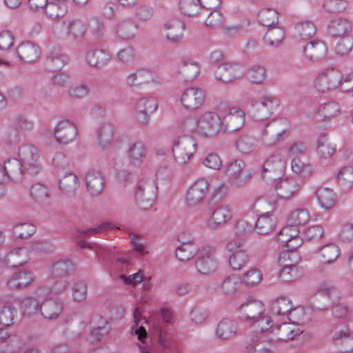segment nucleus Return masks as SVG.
<instances>
[{"mask_svg": "<svg viewBox=\"0 0 353 353\" xmlns=\"http://www.w3.org/2000/svg\"><path fill=\"white\" fill-rule=\"evenodd\" d=\"M196 150V143L193 136L179 135L173 141V156L179 165L189 162Z\"/></svg>", "mask_w": 353, "mask_h": 353, "instance_id": "nucleus-1", "label": "nucleus"}, {"mask_svg": "<svg viewBox=\"0 0 353 353\" xmlns=\"http://www.w3.org/2000/svg\"><path fill=\"white\" fill-rule=\"evenodd\" d=\"M157 187L152 179H143L134 187V198L137 205L143 210L150 208L157 196Z\"/></svg>", "mask_w": 353, "mask_h": 353, "instance_id": "nucleus-2", "label": "nucleus"}, {"mask_svg": "<svg viewBox=\"0 0 353 353\" xmlns=\"http://www.w3.org/2000/svg\"><path fill=\"white\" fill-rule=\"evenodd\" d=\"M19 157L26 174L34 176L39 173L41 167L38 149L35 146L30 144L23 145L19 149Z\"/></svg>", "mask_w": 353, "mask_h": 353, "instance_id": "nucleus-3", "label": "nucleus"}, {"mask_svg": "<svg viewBox=\"0 0 353 353\" xmlns=\"http://www.w3.org/2000/svg\"><path fill=\"white\" fill-rule=\"evenodd\" d=\"M197 121L198 133L203 137H213L222 130L221 119L216 113L205 112Z\"/></svg>", "mask_w": 353, "mask_h": 353, "instance_id": "nucleus-4", "label": "nucleus"}, {"mask_svg": "<svg viewBox=\"0 0 353 353\" xmlns=\"http://www.w3.org/2000/svg\"><path fill=\"white\" fill-rule=\"evenodd\" d=\"M195 266L197 271L202 274L214 273L217 269L214 249L210 246L202 248L199 252Z\"/></svg>", "mask_w": 353, "mask_h": 353, "instance_id": "nucleus-5", "label": "nucleus"}, {"mask_svg": "<svg viewBox=\"0 0 353 353\" xmlns=\"http://www.w3.org/2000/svg\"><path fill=\"white\" fill-rule=\"evenodd\" d=\"M285 169V161L281 154L272 155L264 163L262 168V177L272 181L281 179Z\"/></svg>", "mask_w": 353, "mask_h": 353, "instance_id": "nucleus-6", "label": "nucleus"}, {"mask_svg": "<svg viewBox=\"0 0 353 353\" xmlns=\"http://www.w3.org/2000/svg\"><path fill=\"white\" fill-rule=\"evenodd\" d=\"M225 174L230 181L238 184L246 183L252 176L250 171L245 169V164L241 159L231 162L226 167Z\"/></svg>", "mask_w": 353, "mask_h": 353, "instance_id": "nucleus-7", "label": "nucleus"}, {"mask_svg": "<svg viewBox=\"0 0 353 353\" xmlns=\"http://www.w3.org/2000/svg\"><path fill=\"white\" fill-rule=\"evenodd\" d=\"M341 83L340 73L334 69H327L319 74L315 86L320 92H327L336 88Z\"/></svg>", "mask_w": 353, "mask_h": 353, "instance_id": "nucleus-8", "label": "nucleus"}, {"mask_svg": "<svg viewBox=\"0 0 353 353\" xmlns=\"http://www.w3.org/2000/svg\"><path fill=\"white\" fill-rule=\"evenodd\" d=\"M157 100L153 97H142L136 103V118L139 124L146 125L150 120V116L157 108Z\"/></svg>", "mask_w": 353, "mask_h": 353, "instance_id": "nucleus-9", "label": "nucleus"}, {"mask_svg": "<svg viewBox=\"0 0 353 353\" xmlns=\"http://www.w3.org/2000/svg\"><path fill=\"white\" fill-rule=\"evenodd\" d=\"M302 332L303 330L296 325L292 323H283L272 330L270 334V340L276 343L278 341L294 340Z\"/></svg>", "mask_w": 353, "mask_h": 353, "instance_id": "nucleus-10", "label": "nucleus"}, {"mask_svg": "<svg viewBox=\"0 0 353 353\" xmlns=\"http://www.w3.org/2000/svg\"><path fill=\"white\" fill-rule=\"evenodd\" d=\"M287 122L284 120H277L270 122L263 130L262 140L268 145L276 143L287 131Z\"/></svg>", "mask_w": 353, "mask_h": 353, "instance_id": "nucleus-11", "label": "nucleus"}, {"mask_svg": "<svg viewBox=\"0 0 353 353\" xmlns=\"http://www.w3.org/2000/svg\"><path fill=\"white\" fill-rule=\"evenodd\" d=\"M244 123V112L240 108H232L221 119L222 130L223 132H234L241 129Z\"/></svg>", "mask_w": 353, "mask_h": 353, "instance_id": "nucleus-12", "label": "nucleus"}, {"mask_svg": "<svg viewBox=\"0 0 353 353\" xmlns=\"http://www.w3.org/2000/svg\"><path fill=\"white\" fill-rule=\"evenodd\" d=\"M205 100L204 92L199 88L186 89L181 95V101L185 109L194 110L201 107Z\"/></svg>", "mask_w": 353, "mask_h": 353, "instance_id": "nucleus-13", "label": "nucleus"}, {"mask_svg": "<svg viewBox=\"0 0 353 353\" xmlns=\"http://www.w3.org/2000/svg\"><path fill=\"white\" fill-rule=\"evenodd\" d=\"M54 134L59 143L68 144L74 140L77 135V130L74 123L64 120L57 125Z\"/></svg>", "mask_w": 353, "mask_h": 353, "instance_id": "nucleus-14", "label": "nucleus"}, {"mask_svg": "<svg viewBox=\"0 0 353 353\" xmlns=\"http://www.w3.org/2000/svg\"><path fill=\"white\" fill-rule=\"evenodd\" d=\"M86 189L92 196L101 194L105 186V177L99 170L88 171L85 176Z\"/></svg>", "mask_w": 353, "mask_h": 353, "instance_id": "nucleus-15", "label": "nucleus"}, {"mask_svg": "<svg viewBox=\"0 0 353 353\" xmlns=\"http://www.w3.org/2000/svg\"><path fill=\"white\" fill-rule=\"evenodd\" d=\"M164 29L167 30L166 39L173 44L180 43L183 37L185 24L175 17H171L164 23Z\"/></svg>", "mask_w": 353, "mask_h": 353, "instance_id": "nucleus-16", "label": "nucleus"}, {"mask_svg": "<svg viewBox=\"0 0 353 353\" xmlns=\"http://www.w3.org/2000/svg\"><path fill=\"white\" fill-rule=\"evenodd\" d=\"M276 181L274 190L279 198L288 199L295 195L299 191V184L294 179H279Z\"/></svg>", "mask_w": 353, "mask_h": 353, "instance_id": "nucleus-17", "label": "nucleus"}, {"mask_svg": "<svg viewBox=\"0 0 353 353\" xmlns=\"http://www.w3.org/2000/svg\"><path fill=\"white\" fill-rule=\"evenodd\" d=\"M279 103V99L275 96H263L259 103L256 104L257 117L261 119H268L276 110Z\"/></svg>", "mask_w": 353, "mask_h": 353, "instance_id": "nucleus-18", "label": "nucleus"}, {"mask_svg": "<svg viewBox=\"0 0 353 353\" xmlns=\"http://www.w3.org/2000/svg\"><path fill=\"white\" fill-rule=\"evenodd\" d=\"M209 183L205 179L196 181L189 189L186 201L190 205H196L201 203L207 191L208 190Z\"/></svg>", "mask_w": 353, "mask_h": 353, "instance_id": "nucleus-19", "label": "nucleus"}, {"mask_svg": "<svg viewBox=\"0 0 353 353\" xmlns=\"http://www.w3.org/2000/svg\"><path fill=\"white\" fill-rule=\"evenodd\" d=\"M175 73L183 81H191L199 75V66L193 60L183 59L178 64Z\"/></svg>", "mask_w": 353, "mask_h": 353, "instance_id": "nucleus-20", "label": "nucleus"}, {"mask_svg": "<svg viewBox=\"0 0 353 353\" xmlns=\"http://www.w3.org/2000/svg\"><path fill=\"white\" fill-rule=\"evenodd\" d=\"M3 167L7 179L9 178L14 181L19 182L24 178L30 176L28 174H26L21 162L17 159H8L4 162Z\"/></svg>", "mask_w": 353, "mask_h": 353, "instance_id": "nucleus-21", "label": "nucleus"}, {"mask_svg": "<svg viewBox=\"0 0 353 353\" xmlns=\"http://www.w3.org/2000/svg\"><path fill=\"white\" fill-rule=\"evenodd\" d=\"M40 54L39 46L31 41L22 42L17 48L19 58L26 63H31L37 61Z\"/></svg>", "mask_w": 353, "mask_h": 353, "instance_id": "nucleus-22", "label": "nucleus"}, {"mask_svg": "<svg viewBox=\"0 0 353 353\" xmlns=\"http://www.w3.org/2000/svg\"><path fill=\"white\" fill-rule=\"evenodd\" d=\"M238 330L237 323L234 320L225 318L217 325L216 334L221 339L230 340L236 336Z\"/></svg>", "mask_w": 353, "mask_h": 353, "instance_id": "nucleus-23", "label": "nucleus"}, {"mask_svg": "<svg viewBox=\"0 0 353 353\" xmlns=\"http://www.w3.org/2000/svg\"><path fill=\"white\" fill-rule=\"evenodd\" d=\"M240 68L232 63H223L215 71L216 78L223 82H230L239 78Z\"/></svg>", "mask_w": 353, "mask_h": 353, "instance_id": "nucleus-24", "label": "nucleus"}, {"mask_svg": "<svg viewBox=\"0 0 353 353\" xmlns=\"http://www.w3.org/2000/svg\"><path fill=\"white\" fill-rule=\"evenodd\" d=\"M63 303L58 299H47L40 305V310L45 319H53L57 318L63 310Z\"/></svg>", "mask_w": 353, "mask_h": 353, "instance_id": "nucleus-25", "label": "nucleus"}, {"mask_svg": "<svg viewBox=\"0 0 353 353\" xmlns=\"http://www.w3.org/2000/svg\"><path fill=\"white\" fill-rule=\"evenodd\" d=\"M327 48L320 41L308 42L304 47V54L310 61H320L325 57Z\"/></svg>", "mask_w": 353, "mask_h": 353, "instance_id": "nucleus-26", "label": "nucleus"}, {"mask_svg": "<svg viewBox=\"0 0 353 353\" xmlns=\"http://www.w3.org/2000/svg\"><path fill=\"white\" fill-rule=\"evenodd\" d=\"M240 310L245 319L255 320L264 312L265 308L263 303L258 300H251L242 304Z\"/></svg>", "mask_w": 353, "mask_h": 353, "instance_id": "nucleus-27", "label": "nucleus"}, {"mask_svg": "<svg viewBox=\"0 0 353 353\" xmlns=\"http://www.w3.org/2000/svg\"><path fill=\"white\" fill-rule=\"evenodd\" d=\"M232 218V212L228 205H220L212 212L208 225L212 228L225 224Z\"/></svg>", "mask_w": 353, "mask_h": 353, "instance_id": "nucleus-28", "label": "nucleus"}, {"mask_svg": "<svg viewBox=\"0 0 353 353\" xmlns=\"http://www.w3.org/2000/svg\"><path fill=\"white\" fill-rule=\"evenodd\" d=\"M137 29L138 26L132 19H123L118 23L116 34L121 39L128 40L135 36Z\"/></svg>", "mask_w": 353, "mask_h": 353, "instance_id": "nucleus-29", "label": "nucleus"}, {"mask_svg": "<svg viewBox=\"0 0 353 353\" xmlns=\"http://www.w3.org/2000/svg\"><path fill=\"white\" fill-rule=\"evenodd\" d=\"M179 4L182 12L188 17H205L210 11L208 8H202L199 0H181Z\"/></svg>", "mask_w": 353, "mask_h": 353, "instance_id": "nucleus-30", "label": "nucleus"}, {"mask_svg": "<svg viewBox=\"0 0 353 353\" xmlns=\"http://www.w3.org/2000/svg\"><path fill=\"white\" fill-rule=\"evenodd\" d=\"M79 187V181L76 174L70 172L59 181V188L62 193L68 197L74 196Z\"/></svg>", "mask_w": 353, "mask_h": 353, "instance_id": "nucleus-31", "label": "nucleus"}, {"mask_svg": "<svg viewBox=\"0 0 353 353\" xmlns=\"http://www.w3.org/2000/svg\"><path fill=\"white\" fill-rule=\"evenodd\" d=\"M128 157L131 164L140 165L145 157V147L141 141L132 142L127 150Z\"/></svg>", "mask_w": 353, "mask_h": 353, "instance_id": "nucleus-32", "label": "nucleus"}, {"mask_svg": "<svg viewBox=\"0 0 353 353\" xmlns=\"http://www.w3.org/2000/svg\"><path fill=\"white\" fill-rule=\"evenodd\" d=\"M241 278L236 274L226 276L219 288L223 294L232 297L236 294L241 286Z\"/></svg>", "mask_w": 353, "mask_h": 353, "instance_id": "nucleus-33", "label": "nucleus"}, {"mask_svg": "<svg viewBox=\"0 0 353 353\" xmlns=\"http://www.w3.org/2000/svg\"><path fill=\"white\" fill-rule=\"evenodd\" d=\"M33 281L30 272L28 270L19 271L8 281V286L11 290H20L27 287Z\"/></svg>", "mask_w": 353, "mask_h": 353, "instance_id": "nucleus-34", "label": "nucleus"}, {"mask_svg": "<svg viewBox=\"0 0 353 353\" xmlns=\"http://www.w3.org/2000/svg\"><path fill=\"white\" fill-rule=\"evenodd\" d=\"M275 345L276 343L270 340V336L267 339H252L247 346L248 353H274Z\"/></svg>", "mask_w": 353, "mask_h": 353, "instance_id": "nucleus-35", "label": "nucleus"}, {"mask_svg": "<svg viewBox=\"0 0 353 353\" xmlns=\"http://www.w3.org/2000/svg\"><path fill=\"white\" fill-rule=\"evenodd\" d=\"M86 59L91 66L101 68L110 61V56L108 52L102 49H95L87 53Z\"/></svg>", "mask_w": 353, "mask_h": 353, "instance_id": "nucleus-36", "label": "nucleus"}, {"mask_svg": "<svg viewBox=\"0 0 353 353\" xmlns=\"http://www.w3.org/2000/svg\"><path fill=\"white\" fill-rule=\"evenodd\" d=\"M28 260V250L25 248H16L12 250L5 259L7 265L14 268L24 265Z\"/></svg>", "mask_w": 353, "mask_h": 353, "instance_id": "nucleus-37", "label": "nucleus"}, {"mask_svg": "<svg viewBox=\"0 0 353 353\" xmlns=\"http://www.w3.org/2000/svg\"><path fill=\"white\" fill-rule=\"evenodd\" d=\"M46 63L50 70H60L68 63V58L59 49H54L48 55Z\"/></svg>", "mask_w": 353, "mask_h": 353, "instance_id": "nucleus-38", "label": "nucleus"}, {"mask_svg": "<svg viewBox=\"0 0 353 353\" xmlns=\"http://www.w3.org/2000/svg\"><path fill=\"white\" fill-rule=\"evenodd\" d=\"M276 225V219L273 214L265 213L261 215L255 223V228L259 234H267L272 231Z\"/></svg>", "mask_w": 353, "mask_h": 353, "instance_id": "nucleus-39", "label": "nucleus"}, {"mask_svg": "<svg viewBox=\"0 0 353 353\" xmlns=\"http://www.w3.org/2000/svg\"><path fill=\"white\" fill-rule=\"evenodd\" d=\"M317 151L322 158L327 159L335 152L336 145L325 134H322L318 139Z\"/></svg>", "mask_w": 353, "mask_h": 353, "instance_id": "nucleus-40", "label": "nucleus"}, {"mask_svg": "<svg viewBox=\"0 0 353 353\" xmlns=\"http://www.w3.org/2000/svg\"><path fill=\"white\" fill-rule=\"evenodd\" d=\"M292 230L290 227H285L283 228L277 236L278 241L285 243V246L288 250L291 251H296V249L299 248L303 243V239L299 236L294 235L290 236V239L283 238V235L289 236V232Z\"/></svg>", "mask_w": 353, "mask_h": 353, "instance_id": "nucleus-41", "label": "nucleus"}, {"mask_svg": "<svg viewBox=\"0 0 353 353\" xmlns=\"http://www.w3.org/2000/svg\"><path fill=\"white\" fill-rule=\"evenodd\" d=\"M73 271L74 265L71 261L61 260L52 265L51 274L54 278L62 279L69 276Z\"/></svg>", "mask_w": 353, "mask_h": 353, "instance_id": "nucleus-42", "label": "nucleus"}, {"mask_svg": "<svg viewBox=\"0 0 353 353\" xmlns=\"http://www.w3.org/2000/svg\"><path fill=\"white\" fill-rule=\"evenodd\" d=\"M30 195L41 205L49 204L50 194L46 186L41 183H36L31 186Z\"/></svg>", "mask_w": 353, "mask_h": 353, "instance_id": "nucleus-43", "label": "nucleus"}, {"mask_svg": "<svg viewBox=\"0 0 353 353\" xmlns=\"http://www.w3.org/2000/svg\"><path fill=\"white\" fill-rule=\"evenodd\" d=\"M46 13L50 18L57 19L63 17L67 12L65 3L61 0L48 1L45 6Z\"/></svg>", "mask_w": 353, "mask_h": 353, "instance_id": "nucleus-44", "label": "nucleus"}, {"mask_svg": "<svg viewBox=\"0 0 353 353\" xmlns=\"http://www.w3.org/2000/svg\"><path fill=\"white\" fill-rule=\"evenodd\" d=\"M349 21L343 18L332 19L328 26V32L332 37L345 36V34L350 28Z\"/></svg>", "mask_w": 353, "mask_h": 353, "instance_id": "nucleus-45", "label": "nucleus"}, {"mask_svg": "<svg viewBox=\"0 0 353 353\" xmlns=\"http://www.w3.org/2000/svg\"><path fill=\"white\" fill-rule=\"evenodd\" d=\"M87 32L85 24L80 20L69 21L67 25V35L74 40H80L84 37Z\"/></svg>", "mask_w": 353, "mask_h": 353, "instance_id": "nucleus-46", "label": "nucleus"}, {"mask_svg": "<svg viewBox=\"0 0 353 353\" xmlns=\"http://www.w3.org/2000/svg\"><path fill=\"white\" fill-rule=\"evenodd\" d=\"M316 196L321 205L325 209L332 208L336 203V194L330 188H319L316 191Z\"/></svg>", "mask_w": 353, "mask_h": 353, "instance_id": "nucleus-47", "label": "nucleus"}, {"mask_svg": "<svg viewBox=\"0 0 353 353\" xmlns=\"http://www.w3.org/2000/svg\"><path fill=\"white\" fill-rule=\"evenodd\" d=\"M114 137V128L110 123H104L97 130L99 145L104 149L110 144Z\"/></svg>", "mask_w": 353, "mask_h": 353, "instance_id": "nucleus-48", "label": "nucleus"}, {"mask_svg": "<svg viewBox=\"0 0 353 353\" xmlns=\"http://www.w3.org/2000/svg\"><path fill=\"white\" fill-rule=\"evenodd\" d=\"M200 250L196 243L184 244L178 247L175 251L176 258L182 261H189L196 254H199Z\"/></svg>", "mask_w": 353, "mask_h": 353, "instance_id": "nucleus-49", "label": "nucleus"}, {"mask_svg": "<svg viewBox=\"0 0 353 353\" xmlns=\"http://www.w3.org/2000/svg\"><path fill=\"white\" fill-rule=\"evenodd\" d=\"M150 73L148 70H138L126 76L125 83L129 86H139L149 82Z\"/></svg>", "mask_w": 353, "mask_h": 353, "instance_id": "nucleus-50", "label": "nucleus"}, {"mask_svg": "<svg viewBox=\"0 0 353 353\" xmlns=\"http://www.w3.org/2000/svg\"><path fill=\"white\" fill-rule=\"evenodd\" d=\"M340 111L339 104L335 101H330L321 105L318 114L324 121H329L336 117Z\"/></svg>", "mask_w": 353, "mask_h": 353, "instance_id": "nucleus-51", "label": "nucleus"}, {"mask_svg": "<svg viewBox=\"0 0 353 353\" xmlns=\"http://www.w3.org/2000/svg\"><path fill=\"white\" fill-rule=\"evenodd\" d=\"M250 261L248 252L244 250H239L234 252L229 259L230 266L235 270H239L245 267Z\"/></svg>", "mask_w": 353, "mask_h": 353, "instance_id": "nucleus-52", "label": "nucleus"}, {"mask_svg": "<svg viewBox=\"0 0 353 353\" xmlns=\"http://www.w3.org/2000/svg\"><path fill=\"white\" fill-rule=\"evenodd\" d=\"M332 288L326 284H322L319 288L318 294L315 299L314 307L317 310H325L330 303V293Z\"/></svg>", "mask_w": 353, "mask_h": 353, "instance_id": "nucleus-53", "label": "nucleus"}, {"mask_svg": "<svg viewBox=\"0 0 353 353\" xmlns=\"http://www.w3.org/2000/svg\"><path fill=\"white\" fill-rule=\"evenodd\" d=\"M17 309L12 305H4L0 308V324L10 326L14 323Z\"/></svg>", "mask_w": 353, "mask_h": 353, "instance_id": "nucleus-54", "label": "nucleus"}, {"mask_svg": "<svg viewBox=\"0 0 353 353\" xmlns=\"http://www.w3.org/2000/svg\"><path fill=\"white\" fill-rule=\"evenodd\" d=\"M258 19L261 24L264 26H271L277 23L279 13L276 10L265 8L260 11L258 14Z\"/></svg>", "mask_w": 353, "mask_h": 353, "instance_id": "nucleus-55", "label": "nucleus"}, {"mask_svg": "<svg viewBox=\"0 0 353 353\" xmlns=\"http://www.w3.org/2000/svg\"><path fill=\"white\" fill-rule=\"evenodd\" d=\"M296 30L299 37L303 39H307L313 37L316 32V26L310 21L299 23Z\"/></svg>", "mask_w": 353, "mask_h": 353, "instance_id": "nucleus-56", "label": "nucleus"}, {"mask_svg": "<svg viewBox=\"0 0 353 353\" xmlns=\"http://www.w3.org/2000/svg\"><path fill=\"white\" fill-rule=\"evenodd\" d=\"M300 276V272L297 265L285 263L283 268L279 272V278L285 282H290L294 281Z\"/></svg>", "mask_w": 353, "mask_h": 353, "instance_id": "nucleus-57", "label": "nucleus"}, {"mask_svg": "<svg viewBox=\"0 0 353 353\" xmlns=\"http://www.w3.org/2000/svg\"><path fill=\"white\" fill-rule=\"evenodd\" d=\"M284 37V31L282 28L274 27L270 28L265 33L263 39L270 46H276L281 43Z\"/></svg>", "mask_w": 353, "mask_h": 353, "instance_id": "nucleus-58", "label": "nucleus"}, {"mask_svg": "<svg viewBox=\"0 0 353 353\" xmlns=\"http://www.w3.org/2000/svg\"><path fill=\"white\" fill-rule=\"evenodd\" d=\"M320 253L325 263H330L334 261L339 256V248L334 243H329L320 250Z\"/></svg>", "mask_w": 353, "mask_h": 353, "instance_id": "nucleus-59", "label": "nucleus"}, {"mask_svg": "<svg viewBox=\"0 0 353 353\" xmlns=\"http://www.w3.org/2000/svg\"><path fill=\"white\" fill-rule=\"evenodd\" d=\"M255 145V139L248 134L241 135L236 142V148L244 154L251 152Z\"/></svg>", "mask_w": 353, "mask_h": 353, "instance_id": "nucleus-60", "label": "nucleus"}, {"mask_svg": "<svg viewBox=\"0 0 353 353\" xmlns=\"http://www.w3.org/2000/svg\"><path fill=\"white\" fill-rule=\"evenodd\" d=\"M292 303L285 297L278 299L272 305V310L274 314L282 316L287 315L292 310Z\"/></svg>", "mask_w": 353, "mask_h": 353, "instance_id": "nucleus-61", "label": "nucleus"}, {"mask_svg": "<svg viewBox=\"0 0 353 353\" xmlns=\"http://www.w3.org/2000/svg\"><path fill=\"white\" fill-rule=\"evenodd\" d=\"M262 278L263 274L259 269L252 268L243 274L242 281L248 286H255L261 283Z\"/></svg>", "mask_w": 353, "mask_h": 353, "instance_id": "nucleus-62", "label": "nucleus"}, {"mask_svg": "<svg viewBox=\"0 0 353 353\" xmlns=\"http://www.w3.org/2000/svg\"><path fill=\"white\" fill-rule=\"evenodd\" d=\"M35 231V227L28 223L17 224L13 228L12 230L14 235L21 239L29 238Z\"/></svg>", "mask_w": 353, "mask_h": 353, "instance_id": "nucleus-63", "label": "nucleus"}, {"mask_svg": "<svg viewBox=\"0 0 353 353\" xmlns=\"http://www.w3.org/2000/svg\"><path fill=\"white\" fill-rule=\"evenodd\" d=\"M253 227V222L243 219H239L234 225L235 235L238 238H244L252 232Z\"/></svg>", "mask_w": 353, "mask_h": 353, "instance_id": "nucleus-64", "label": "nucleus"}]
</instances>
